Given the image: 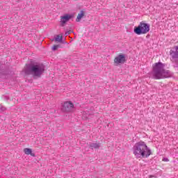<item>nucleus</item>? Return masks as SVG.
Segmentation results:
<instances>
[{"mask_svg": "<svg viewBox=\"0 0 178 178\" xmlns=\"http://www.w3.org/2000/svg\"><path fill=\"white\" fill-rule=\"evenodd\" d=\"M72 18H73V15L70 14H65L61 16L60 19V26L61 27H65V26H66V23Z\"/></svg>", "mask_w": 178, "mask_h": 178, "instance_id": "6", "label": "nucleus"}, {"mask_svg": "<svg viewBox=\"0 0 178 178\" xmlns=\"http://www.w3.org/2000/svg\"><path fill=\"white\" fill-rule=\"evenodd\" d=\"M25 74H33L34 77H41V75L45 72V65L44 64L26 65L24 70Z\"/></svg>", "mask_w": 178, "mask_h": 178, "instance_id": "2", "label": "nucleus"}, {"mask_svg": "<svg viewBox=\"0 0 178 178\" xmlns=\"http://www.w3.org/2000/svg\"><path fill=\"white\" fill-rule=\"evenodd\" d=\"M5 111H6V108L3 106L0 107V112H3Z\"/></svg>", "mask_w": 178, "mask_h": 178, "instance_id": "14", "label": "nucleus"}, {"mask_svg": "<svg viewBox=\"0 0 178 178\" xmlns=\"http://www.w3.org/2000/svg\"><path fill=\"white\" fill-rule=\"evenodd\" d=\"M58 48H59V46H58V45H54V46L52 47V49H53V51H56V49H58Z\"/></svg>", "mask_w": 178, "mask_h": 178, "instance_id": "13", "label": "nucleus"}, {"mask_svg": "<svg viewBox=\"0 0 178 178\" xmlns=\"http://www.w3.org/2000/svg\"><path fill=\"white\" fill-rule=\"evenodd\" d=\"M126 62V56L124 54H119L114 58V64L115 66L123 65Z\"/></svg>", "mask_w": 178, "mask_h": 178, "instance_id": "5", "label": "nucleus"}, {"mask_svg": "<svg viewBox=\"0 0 178 178\" xmlns=\"http://www.w3.org/2000/svg\"><path fill=\"white\" fill-rule=\"evenodd\" d=\"M135 34L141 35V34H147L149 31V24L144 22H140L137 27L134 29Z\"/></svg>", "mask_w": 178, "mask_h": 178, "instance_id": "4", "label": "nucleus"}, {"mask_svg": "<svg viewBox=\"0 0 178 178\" xmlns=\"http://www.w3.org/2000/svg\"><path fill=\"white\" fill-rule=\"evenodd\" d=\"M89 147L92 149H97V148H99V147H101V143H90L89 144Z\"/></svg>", "mask_w": 178, "mask_h": 178, "instance_id": "8", "label": "nucleus"}, {"mask_svg": "<svg viewBox=\"0 0 178 178\" xmlns=\"http://www.w3.org/2000/svg\"><path fill=\"white\" fill-rule=\"evenodd\" d=\"M163 161L164 162H169V159H168V157H164V158L163 159Z\"/></svg>", "mask_w": 178, "mask_h": 178, "instance_id": "15", "label": "nucleus"}, {"mask_svg": "<svg viewBox=\"0 0 178 178\" xmlns=\"http://www.w3.org/2000/svg\"><path fill=\"white\" fill-rule=\"evenodd\" d=\"M84 17V11H81V13L78 15L76 22H80L81 19Z\"/></svg>", "mask_w": 178, "mask_h": 178, "instance_id": "10", "label": "nucleus"}, {"mask_svg": "<svg viewBox=\"0 0 178 178\" xmlns=\"http://www.w3.org/2000/svg\"><path fill=\"white\" fill-rule=\"evenodd\" d=\"M74 109V104L72 102H65L62 106L63 112H72Z\"/></svg>", "mask_w": 178, "mask_h": 178, "instance_id": "7", "label": "nucleus"}, {"mask_svg": "<svg viewBox=\"0 0 178 178\" xmlns=\"http://www.w3.org/2000/svg\"><path fill=\"white\" fill-rule=\"evenodd\" d=\"M90 115L87 113L86 111L83 113V119H88Z\"/></svg>", "mask_w": 178, "mask_h": 178, "instance_id": "12", "label": "nucleus"}, {"mask_svg": "<svg viewBox=\"0 0 178 178\" xmlns=\"http://www.w3.org/2000/svg\"><path fill=\"white\" fill-rule=\"evenodd\" d=\"M165 65L159 62L153 65L152 77L155 80L161 79H168L172 77V73L168 70H165Z\"/></svg>", "mask_w": 178, "mask_h": 178, "instance_id": "1", "label": "nucleus"}, {"mask_svg": "<svg viewBox=\"0 0 178 178\" xmlns=\"http://www.w3.org/2000/svg\"><path fill=\"white\" fill-rule=\"evenodd\" d=\"M134 154L136 156H149L152 155V151L144 142H139L134 146Z\"/></svg>", "mask_w": 178, "mask_h": 178, "instance_id": "3", "label": "nucleus"}, {"mask_svg": "<svg viewBox=\"0 0 178 178\" xmlns=\"http://www.w3.org/2000/svg\"><path fill=\"white\" fill-rule=\"evenodd\" d=\"M62 40H63V36H62L60 35H57L55 38V40L58 42H61Z\"/></svg>", "mask_w": 178, "mask_h": 178, "instance_id": "11", "label": "nucleus"}, {"mask_svg": "<svg viewBox=\"0 0 178 178\" xmlns=\"http://www.w3.org/2000/svg\"><path fill=\"white\" fill-rule=\"evenodd\" d=\"M24 152L26 155H31V156H35V154L33 153V150L30 148H24Z\"/></svg>", "mask_w": 178, "mask_h": 178, "instance_id": "9", "label": "nucleus"}, {"mask_svg": "<svg viewBox=\"0 0 178 178\" xmlns=\"http://www.w3.org/2000/svg\"><path fill=\"white\" fill-rule=\"evenodd\" d=\"M151 177H154V176H152V175H150V178H151Z\"/></svg>", "mask_w": 178, "mask_h": 178, "instance_id": "16", "label": "nucleus"}]
</instances>
